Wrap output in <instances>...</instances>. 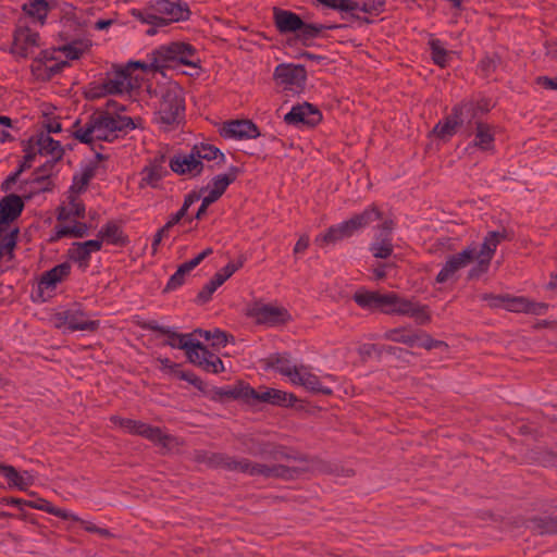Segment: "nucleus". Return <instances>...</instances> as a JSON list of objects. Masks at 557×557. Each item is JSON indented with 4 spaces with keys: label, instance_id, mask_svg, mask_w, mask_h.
Masks as SVG:
<instances>
[{
    "label": "nucleus",
    "instance_id": "1",
    "mask_svg": "<svg viewBox=\"0 0 557 557\" xmlns=\"http://www.w3.org/2000/svg\"><path fill=\"white\" fill-rule=\"evenodd\" d=\"M508 238V233L502 231H490L483 238L482 244H471L460 252L447 258L442 270L436 275V283L443 284L448 281L457 280V272L476 260V264L468 272V278L474 280L486 273L497 249V246Z\"/></svg>",
    "mask_w": 557,
    "mask_h": 557
},
{
    "label": "nucleus",
    "instance_id": "2",
    "mask_svg": "<svg viewBox=\"0 0 557 557\" xmlns=\"http://www.w3.org/2000/svg\"><path fill=\"white\" fill-rule=\"evenodd\" d=\"M352 298L363 309H380L388 314L408 315L421 325L428 324L431 320L426 306L401 298L395 293L358 290Z\"/></svg>",
    "mask_w": 557,
    "mask_h": 557
},
{
    "label": "nucleus",
    "instance_id": "3",
    "mask_svg": "<svg viewBox=\"0 0 557 557\" xmlns=\"http://www.w3.org/2000/svg\"><path fill=\"white\" fill-rule=\"evenodd\" d=\"M128 129H139L138 136L146 137L140 119L113 114L111 111L96 112L82 135H76V139H107L110 135L121 134L126 136Z\"/></svg>",
    "mask_w": 557,
    "mask_h": 557
},
{
    "label": "nucleus",
    "instance_id": "4",
    "mask_svg": "<svg viewBox=\"0 0 557 557\" xmlns=\"http://www.w3.org/2000/svg\"><path fill=\"white\" fill-rule=\"evenodd\" d=\"M207 463L211 467L222 468L228 471L247 473L252 476L293 479L297 473L295 468L284 465L268 466L253 462L247 458H235L222 453H212L207 457Z\"/></svg>",
    "mask_w": 557,
    "mask_h": 557
},
{
    "label": "nucleus",
    "instance_id": "5",
    "mask_svg": "<svg viewBox=\"0 0 557 557\" xmlns=\"http://www.w3.org/2000/svg\"><path fill=\"white\" fill-rule=\"evenodd\" d=\"M380 219H382V212L376 206L372 205L362 212L354 214L349 220L330 226L325 233L315 237L314 243L320 247L335 245L341 240L350 238Z\"/></svg>",
    "mask_w": 557,
    "mask_h": 557
},
{
    "label": "nucleus",
    "instance_id": "6",
    "mask_svg": "<svg viewBox=\"0 0 557 557\" xmlns=\"http://www.w3.org/2000/svg\"><path fill=\"white\" fill-rule=\"evenodd\" d=\"M131 13L141 23L150 25L146 33L152 36L157 33V27L185 18L188 10L178 1L157 0L144 10L133 9Z\"/></svg>",
    "mask_w": 557,
    "mask_h": 557
},
{
    "label": "nucleus",
    "instance_id": "7",
    "mask_svg": "<svg viewBox=\"0 0 557 557\" xmlns=\"http://www.w3.org/2000/svg\"><path fill=\"white\" fill-rule=\"evenodd\" d=\"M135 87V82L127 69L114 67L108 72L101 81L89 84L85 96L89 100L104 98L107 96H116L129 92Z\"/></svg>",
    "mask_w": 557,
    "mask_h": 557
},
{
    "label": "nucleus",
    "instance_id": "8",
    "mask_svg": "<svg viewBox=\"0 0 557 557\" xmlns=\"http://www.w3.org/2000/svg\"><path fill=\"white\" fill-rule=\"evenodd\" d=\"M150 67L161 70L171 66L173 63H182L196 67L199 60L195 58V49L185 42H172L160 47L150 54Z\"/></svg>",
    "mask_w": 557,
    "mask_h": 557
},
{
    "label": "nucleus",
    "instance_id": "9",
    "mask_svg": "<svg viewBox=\"0 0 557 557\" xmlns=\"http://www.w3.org/2000/svg\"><path fill=\"white\" fill-rule=\"evenodd\" d=\"M183 111V90L176 84H170L161 95L159 107L160 121L165 126L178 123Z\"/></svg>",
    "mask_w": 557,
    "mask_h": 557
},
{
    "label": "nucleus",
    "instance_id": "10",
    "mask_svg": "<svg viewBox=\"0 0 557 557\" xmlns=\"http://www.w3.org/2000/svg\"><path fill=\"white\" fill-rule=\"evenodd\" d=\"M61 141H36L39 145L38 152L41 156H50L51 159L47 160L41 166H39L35 173V177L32 183L38 185V190H49L50 172L55 162H58L63 156V149L60 146Z\"/></svg>",
    "mask_w": 557,
    "mask_h": 557
},
{
    "label": "nucleus",
    "instance_id": "11",
    "mask_svg": "<svg viewBox=\"0 0 557 557\" xmlns=\"http://www.w3.org/2000/svg\"><path fill=\"white\" fill-rule=\"evenodd\" d=\"M475 110L472 100L462 101L453 108L451 114L444 122H440L433 132L440 137H453L457 135V129L462 125L463 121L473 116Z\"/></svg>",
    "mask_w": 557,
    "mask_h": 557
},
{
    "label": "nucleus",
    "instance_id": "12",
    "mask_svg": "<svg viewBox=\"0 0 557 557\" xmlns=\"http://www.w3.org/2000/svg\"><path fill=\"white\" fill-rule=\"evenodd\" d=\"M273 79L285 90L298 92L304 89L307 72L302 65L282 63L275 67Z\"/></svg>",
    "mask_w": 557,
    "mask_h": 557
},
{
    "label": "nucleus",
    "instance_id": "13",
    "mask_svg": "<svg viewBox=\"0 0 557 557\" xmlns=\"http://www.w3.org/2000/svg\"><path fill=\"white\" fill-rule=\"evenodd\" d=\"M246 314L258 324L277 325L287 322L290 318L286 309L255 301L249 305Z\"/></svg>",
    "mask_w": 557,
    "mask_h": 557
},
{
    "label": "nucleus",
    "instance_id": "14",
    "mask_svg": "<svg viewBox=\"0 0 557 557\" xmlns=\"http://www.w3.org/2000/svg\"><path fill=\"white\" fill-rule=\"evenodd\" d=\"M39 48L38 34L29 27L18 26L14 34L11 52L16 58H28L35 55Z\"/></svg>",
    "mask_w": 557,
    "mask_h": 557
},
{
    "label": "nucleus",
    "instance_id": "15",
    "mask_svg": "<svg viewBox=\"0 0 557 557\" xmlns=\"http://www.w3.org/2000/svg\"><path fill=\"white\" fill-rule=\"evenodd\" d=\"M71 264L69 262L60 263L49 271L41 274L37 286V298L40 301H46L51 297L58 283L62 282L70 275Z\"/></svg>",
    "mask_w": 557,
    "mask_h": 557
},
{
    "label": "nucleus",
    "instance_id": "16",
    "mask_svg": "<svg viewBox=\"0 0 557 557\" xmlns=\"http://www.w3.org/2000/svg\"><path fill=\"white\" fill-rule=\"evenodd\" d=\"M252 393H248L247 404L257 405L260 403L271 404L275 406H292L296 400V396L275 388H262L257 391L250 386Z\"/></svg>",
    "mask_w": 557,
    "mask_h": 557
},
{
    "label": "nucleus",
    "instance_id": "17",
    "mask_svg": "<svg viewBox=\"0 0 557 557\" xmlns=\"http://www.w3.org/2000/svg\"><path fill=\"white\" fill-rule=\"evenodd\" d=\"M223 138L235 137L238 139H256L261 136L259 128L251 120H233L223 123L219 128Z\"/></svg>",
    "mask_w": 557,
    "mask_h": 557
},
{
    "label": "nucleus",
    "instance_id": "18",
    "mask_svg": "<svg viewBox=\"0 0 557 557\" xmlns=\"http://www.w3.org/2000/svg\"><path fill=\"white\" fill-rule=\"evenodd\" d=\"M287 124L314 126L321 121V113L311 104L305 102L293 109L284 117Z\"/></svg>",
    "mask_w": 557,
    "mask_h": 557
},
{
    "label": "nucleus",
    "instance_id": "19",
    "mask_svg": "<svg viewBox=\"0 0 557 557\" xmlns=\"http://www.w3.org/2000/svg\"><path fill=\"white\" fill-rule=\"evenodd\" d=\"M171 170L178 175L196 177L203 171V163L190 151L186 154H178L170 160Z\"/></svg>",
    "mask_w": 557,
    "mask_h": 557
},
{
    "label": "nucleus",
    "instance_id": "20",
    "mask_svg": "<svg viewBox=\"0 0 557 557\" xmlns=\"http://www.w3.org/2000/svg\"><path fill=\"white\" fill-rule=\"evenodd\" d=\"M188 360L195 366L212 373H220L224 371L222 360L202 344V348H195L194 351L188 354Z\"/></svg>",
    "mask_w": 557,
    "mask_h": 557
},
{
    "label": "nucleus",
    "instance_id": "21",
    "mask_svg": "<svg viewBox=\"0 0 557 557\" xmlns=\"http://www.w3.org/2000/svg\"><path fill=\"white\" fill-rule=\"evenodd\" d=\"M58 319L66 324L71 331H95L99 326L98 321H91L85 318V313L79 309H70L58 313Z\"/></svg>",
    "mask_w": 557,
    "mask_h": 557
},
{
    "label": "nucleus",
    "instance_id": "22",
    "mask_svg": "<svg viewBox=\"0 0 557 557\" xmlns=\"http://www.w3.org/2000/svg\"><path fill=\"white\" fill-rule=\"evenodd\" d=\"M24 209L22 198L10 194L0 200V226L4 227L16 220Z\"/></svg>",
    "mask_w": 557,
    "mask_h": 557
},
{
    "label": "nucleus",
    "instance_id": "23",
    "mask_svg": "<svg viewBox=\"0 0 557 557\" xmlns=\"http://www.w3.org/2000/svg\"><path fill=\"white\" fill-rule=\"evenodd\" d=\"M265 369H275L282 375L287 376L293 383L300 367L293 364L288 354H272L262 359Z\"/></svg>",
    "mask_w": 557,
    "mask_h": 557
},
{
    "label": "nucleus",
    "instance_id": "24",
    "mask_svg": "<svg viewBox=\"0 0 557 557\" xmlns=\"http://www.w3.org/2000/svg\"><path fill=\"white\" fill-rule=\"evenodd\" d=\"M294 384L304 386L307 391L314 394L331 395L332 388L324 385L319 376L309 372L305 367H300L296 377L293 381Z\"/></svg>",
    "mask_w": 557,
    "mask_h": 557
},
{
    "label": "nucleus",
    "instance_id": "25",
    "mask_svg": "<svg viewBox=\"0 0 557 557\" xmlns=\"http://www.w3.org/2000/svg\"><path fill=\"white\" fill-rule=\"evenodd\" d=\"M163 335L168 337L164 345L185 350L187 357L189 352L195 350V348H202V343L191 341L190 337L193 334H181L175 332L172 327H169L164 330Z\"/></svg>",
    "mask_w": 557,
    "mask_h": 557
},
{
    "label": "nucleus",
    "instance_id": "26",
    "mask_svg": "<svg viewBox=\"0 0 557 557\" xmlns=\"http://www.w3.org/2000/svg\"><path fill=\"white\" fill-rule=\"evenodd\" d=\"M248 393H252L250 391V385L240 381L233 386L215 387L213 389L212 399H243L244 401L247 403Z\"/></svg>",
    "mask_w": 557,
    "mask_h": 557
},
{
    "label": "nucleus",
    "instance_id": "27",
    "mask_svg": "<svg viewBox=\"0 0 557 557\" xmlns=\"http://www.w3.org/2000/svg\"><path fill=\"white\" fill-rule=\"evenodd\" d=\"M274 23L281 33H294L301 27V18L290 12L274 8Z\"/></svg>",
    "mask_w": 557,
    "mask_h": 557
},
{
    "label": "nucleus",
    "instance_id": "28",
    "mask_svg": "<svg viewBox=\"0 0 557 557\" xmlns=\"http://www.w3.org/2000/svg\"><path fill=\"white\" fill-rule=\"evenodd\" d=\"M240 170L237 166H231L225 174H219L211 180L212 188L209 193L215 195L219 199L226 188L237 178Z\"/></svg>",
    "mask_w": 557,
    "mask_h": 557
},
{
    "label": "nucleus",
    "instance_id": "29",
    "mask_svg": "<svg viewBox=\"0 0 557 557\" xmlns=\"http://www.w3.org/2000/svg\"><path fill=\"white\" fill-rule=\"evenodd\" d=\"M96 161L89 162L83 170L82 174L74 176V184L72 189H76L77 191H82L88 185L89 181L96 175L97 169L99 168V162L106 160L107 157L97 153Z\"/></svg>",
    "mask_w": 557,
    "mask_h": 557
},
{
    "label": "nucleus",
    "instance_id": "30",
    "mask_svg": "<svg viewBox=\"0 0 557 557\" xmlns=\"http://www.w3.org/2000/svg\"><path fill=\"white\" fill-rule=\"evenodd\" d=\"M528 523V527L537 534L557 535V516L534 517Z\"/></svg>",
    "mask_w": 557,
    "mask_h": 557
},
{
    "label": "nucleus",
    "instance_id": "31",
    "mask_svg": "<svg viewBox=\"0 0 557 557\" xmlns=\"http://www.w3.org/2000/svg\"><path fill=\"white\" fill-rule=\"evenodd\" d=\"M191 151L201 162L202 160H214L216 165H221L225 162V156L219 148L202 141L200 145H195Z\"/></svg>",
    "mask_w": 557,
    "mask_h": 557
},
{
    "label": "nucleus",
    "instance_id": "32",
    "mask_svg": "<svg viewBox=\"0 0 557 557\" xmlns=\"http://www.w3.org/2000/svg\"><path fill=\"white\" fill-rule=\"evenodd\" d=\"M48 10L49 7L47 0H28L23 4V11L25 14L40 24L44 23Z\"/></svg>",
    "mask_w": 557,
    "mask_h": 557
},
{
    "label": "nucleus",
    "instance_id": "33",
    "mask_svg": "<svg viewBox=\"0 0 557 557\" xmlns=\"http://www.w3.org/2000/svg\"><path fill=\"white\" fill-rule=\"evenodd\" d=\"M370 250L375 258L386 259L393 252V245L391 237H387V234H383V232H379L375 236L374 242L370 246Z\"/></svg>",
    "mask_w": 557,
    "mask_h": 557
},
{
    "label": "nucleus",
    "instance_id": "34",
    "mask_svg": "<svg viewBox=\"0 0 557 557\" xmlns=\"http://www.w3.org/2000/svg\"><path fill=\"white\" fill-rule=\"evenodd\" d=\"M416 334L417 332H413L408 327H397L385 332L384 338L408 345L409 347H414Z\"/></svg>",
    "mask_w": 557,
    "mask_h": 557
},
{
    "label": "nucleus",
    "instance_id": "35",
    "mask_svg": "<svg viewBox=\"0 0 557 557\" xmlns=\"http://www.w3.org/2000/svg\"><path fill=\"white\" fill-rule=\"evenodd\" d=\"M98 236L110 244L113 245H124L126 243L125 237L123 236V232L121 227L115 222H109L101 228Z\"/></svg>",
    "mask_w": 557,
    "mask_h": 557
},
{
    "label": "nucleus",
    "instance_id": "36",
    "mask_svg": "<svg viewBox=\"0 0 557 557\" xmlns=\"http://www.w3.org/2000/svg\"><path fill=\"white\" fill-rule=\"evenodd\" d=\"M430 47L433 62L441 67H445L448 64L453 52L446 50L442 42L437 39H432L430 41Z\"/></svg>",
    "mask_w": 557,
    "mask_h": 557
},
{
    "label": "nucleus",
    "instance_id": "37",
    "mask_svg": "<svg viewBox=\"0 0 557 557\" xmlns=\"http://www.w3.org/2000/svg\"><path fill=\"white\" fill-rule=\"evenodd\" d=\"M164 169L158 160H154L149 166L144 169L145 176L143 182L151 187H157L158 183L163 177Z\"/></svg>",
    "mask_w": 557,
    "mask_h": 557
},
{
    "label": "nucleus",
    "instance_id": "38",
    "mask_svg": "<svg viewBox=\"0 0 557 557\" xmlns=\"http://www.w3.org/2000/svg\"><path fill=\"white\" fill-rule=\"evenodd\" d=\"M88 235V226L86 223L76 222L73 226H60L57 231V237H75L83 238Z\"/></svg>",
    "mask_w": 557,
    "mask_h": 557
},
{
    "label": "nucleus",
    "instance_id": "39",
    "mask_svg": "<svg viewBox=\"0 0 557 557\" xmlns=\"http://www.w3.org/2000/svg\"><path fill=\"white\" fill-rule=\"evenodd\" d=\"M463 144H466L465 147L457 145L456 151L459 156L463 152L474 154L478 152H490L494 149L493 141H463Z\"/></svg>",
    "mask_w": 557,
    "mask_h": 557
},
{
    "label": "nucleus",
    "instance_id": "40",
    "mask_svg": "<svg viewBox=\"0 0 557 557\" xmlns=\"http://www.w3.org/2000/svg\"><path fill=\"white\" fill-rule=\"evenodd\" d=\"M139 435L152 441L162 444L163 446H168L171 437L164 435L159 428L151 426L149 424H144L141 431H139Z\"/></svg>",
    "mask_w": 557,
    "mask_h": 557
},
{
    "label": "nucleus",
    "instance_id": "41",
    "mask_svg": "<svg viewBox=\"0 0 557 557\" xmlns=\"http://www.w3.org/2000/svg\"><path fill=\"white\" fill-rule=\"evenodd\" d=\"M422 347L426 350L435 349V348H447L446 343L442 341H437L432 338L429 334L425 332H417L416 334V341H414V347Z\"/></svg>",
    "mask_w": 557,
    "mask_h": 557
},
{
    "label": "nucleus",
    "instance_id": "42",
    "mask_svg": "<svg viewBox=\"0 0 557 557\" xmlns=\"http://www.w3.org/2000/svg\"><path fill=\"white\" fill-rule=\"evenodd\" d=\"M18 127L8 116H0V139H13L21 136Z\"/></svg>",
    "mask_w": 557,
    "mask_h": 557
},
{
    "label": "nucleus",
    "instance_id": "43",
    "mask_svg": "<svg viewBox=\"0 0 557 557\" xmlns=\"http://www.w3.org/2000/svg\"><path fill=\"white\" fill-rule=\"evenodd\" d=\"M194 333L199 334L206 341H212V346H224L228 341V335L225 332L218 329L214 330L213 332L197 329L195 330Z\"/></svg>",
    "mask_w": 557,
    "mask_h": 557
},
{
    "label": "nucleus",
    "instance_id": "44",
    "mask_svg": "<svg viewBox=\"0 0 557 557\" xmlns=\"http://www.w3.org/2000/svg\"><path fill=\"white\" fill-rule=\"evenodd\" d=\"M34 483V476L28 472L24 471L18 473L15 470V476H10L9 485L17 487L21 491H26Z\"/></svg>",
    "mask_w": 557,
    "mask_h": 557
},
{
    "label": "nucleus",
    "instance_id": "45",
    "mask_svg": "<svg viewBox=\"0 0 557 557\" xmlns=\"http://www.w3.org/2000/svg\"><path fill=\"white\" fill-rule=\"evenodd\" d=\"M244 444L249 454L260 456L262 458H267L271 445V443L259 442L252 437L246 440Z\"/></svg>",
    "mask_w": 557,
    "mask_h": 557
},
{
    "label": "nucleus",
    "instance_id": "46",
    "mask_svg": "<svg viewBox=\"0 0 557 557\" xmlns=\"http://www.w3.org/2000/svg\"><path fill=\"white\" fill-rule=\"evenodd\" d=\"M325 27L321 24H306L301 21V27L297 29L301 40L307 41L317 37Z\"/></svg>",
    "mask_w": 557,
    "mask_h": 557
},
{
    "label": "nucleus",
    "instance_id": "47",
    "mask_svg": "<svg viewBox=\"0 0 557 557\" xmlns=\"http://www.w3.org/2000/svg\"><path fill=\"white\" fill-rule=\"evenodd\" d=\"M188 274L187 270H185L182 264L177 268L176 272L170 277L168 284L165 285L163 293H169L181 287L185 282V276Z\"/></svg>",
    "mask_w": 557,
    "mask_h": 557
},
{
    "label": "nucleus",
    "instance_id": "48",
    "mask_svg": "<svg viewBox=\"0 0 557 557\" xmlns=\"http://www.w3.org/2000/svg\"><path fill=\"white\" fill-rule=\"evenodd\" d=\"M528 298L516 297L507 294L505 309L511 312H525Z\"/></svg>",
    "mask_w": 557,
    "mask_h": 557
},
{
    "label": "nucleus",
    "instance_id": "49",
    "mask_svg": "<svg viewBox=\"0 0 557 557\" xmlns=\"http://www.w3.org/2000/svg\"><path fill=\"white\" fill-rule=\"evenodd\" d=\"M69 255L72 260L77 261L79 263H87V261L90 258V253L83 246L82 243H74L72 245V248H70L69 250Z\"/></svg>",
    "mask_w": 557,
    "mask_h": 557
},
{
    "label": "nucleus",
    "instance_id": "50",
    "mask_svg": "<svg viewBox=\"0 0 557 557\" xmlns=\"http://www.w3.org/2000/svg\"><path fill=\"white\" fill-rule=\"evenodd\" d=\"M265 459L283 461L296 458L288 454L283 446L271 444Z\"/></svg>",
    "mask_w": 557,
    "mask_h": 557
},
{
    "label": "nucleus",
    "instance_id": "51",
    "mask_svg": "<svg viewBox=\"0 0 557 557\" xmlns=\"http://www.w3.org/2000/svg\"><path fill=\"white\" fill-rule=\"evenodd\" d=\"M41 128L47 132V137L44 138L42 133L38 139H50L51 134L60 133L62 129L61 123L57 119L45 117L41 122Z\"/></svg>",
    "mask_w": 557,
    "mask_h": 557
},
{
    "label": "nucleus",
    "instance_id": "52",
    "mask_svg": "<svg viewBox=\"0 0 557 557\" xmlns=\"http://www.w3.org/2000/svg\"><path fill=\"white\" fill-rule=\"evenodd\" d=\"M385 5V0H361L360 10L371 13L379 14Z\"/></svg>",
    "mask_w": 557,
    "mask_h": 557
},
{
    "label": "nucleus",
    "instance_id": "53",
    "mask_svg": "<svg viewBox=\"0 0 557 557\" xmlns=\"http://www.w3.org/2000/svg\"><path fill=\"white\" fill-rule=\"evenodd\" d=\"M176 376L181 380L187 381L188 383L194 385L199 391H205V387H206L205 382L199 376L194 374L193 372L180 370V372Z\"/></svg>",
    "mask_w": 557,
    "mask_h": 557
},
{
    "label": "nucleus",
    "instance_id": "54",
    "mask_svg": "<svg viewBox=\"0 0 557 557\" xmlns=\"http://www.w3.org/2000/svg\"><path fill=\"white\" fill-rule=\"evenodd\" d=\"M119 424L121 428H123L127 432H129L132 434L139 435V431H141L145 423L141 421L133 420V419H122L121 418V419H119Z\"/></svg>",
    "mask_w": 557,
    "mask_h": 557
},
{
    "label": "nucleus",
    "instance_id": "55",
    "mask_svg": "<svg viewBox=\"0 0 557 557\" xmlns=\"http://www.w3.org/2000/svg\"><path fill=\"white\" fill-rule=\"evenodd\" d=\"M499 129L495 127H491L486 124H478L476 126V137L480 139H492L495 136H499Z\"/></svg>",
    "mask_w": 557,
    "mask_h": 557
},
{
    "label": "nucleus",
    "instance_id": "56",
    "mask_svg": "<svg viewBox=\"0 0 557 557\" xmlns=\"http://www.w3.org/2000/svg\"><path fill=\"white\" fill-rule=\"evenodd\" d=\"M499 59L496 55L485 57L480 64L481 71L488 76L497 69Z\"/></svg>",
    "mask_w": 557,
    "mask_h": 557
},
{
    "label": "nucleus",
    "instance_id": "57",
    "mask_svg": "<svg viewBox=\"0 0 557 557\" xmlns=\"http://www.w3.org/2000/svg\"><path fill=\"white\" fill-rule=\"evenodd\" d=\"M216 289H218V287H215V285H214L211 281H209V282H208V283L202 287V289L198 293V295H197V301H198L199 304H206V302H208V301L211 299V297H212L213 293H214Z\"/></svg>",
    "mask_w": 557,
    "mask_h": 557
},
{
    "label": "nucleus",
    "instance_id": "58",
    "mask_svg": "<svg viewBox=\"0 0 557 557\" xmlns=\"http://www.w3.org/2000/svg\"><path fill=\"white\" fill-rule=\"evenodd\" d=\"M18 235V228L11 230L9 235L4 237L3 242L0 244L3 247L4 251L8 253H12L13 249L16 246V238Z\"/></svg>",
    "mask_w": 557,
    "mask_h": 557
},
{
    "label": "nucleus",
    "instance_id": "59",
    "mask_svg": "<svg viewBox=\"0 0 557 557\" xmlns=\"http://www.w3.org/2000/svg\"><path fill=\"white\" fill-rule=\"evenodd\" d=\"M483 300L488 302L491 308H505L507 294L505 295H493V294H484Z\"/></svg>",
    "mask_w": 557,
    "mask_h": 557
},
{
    "label": "nucleus",
    "instance_id": "60",
    "mask_svg": "<svg viewBox=\"0 0 557 557\" xmlns=\"http://www.w3.org/2000/svg\"><path fill=\"white\" fill-rule=\"evenodd\" d=\"M548 309V305L545 302H535L528 299V306L525 308V313H531L535 315L545 314Z\"/></svg>",
    "mask_w": 557,
    "mask_h": 557
},
{
    "label": "nucleus",
    "instance_id": "61",
    "mask_svg": "<svg viewBox=\"0 0 557 557\" xmlns=\"http://www.w3.org/2000/svg\"><path fill=\"white\" fill-rule=\"evenodd\" d=\"M245 258L240 257L237 262H228L220 270L224 278H230L238 269L244 265Z\"/></svg>",
    "mask_w": 557,
    "mask_h": 557
},
{
    "label": "nucleus",
    "instance_id": "62",
    "mask_svg": "<svg viewBox=\"0 0 557 557\" xmlns=\"http://www.w3.org/2000/svg\"><path fill=\"white\" fill-rule=\"evenodd\" d=\"M218 200V198L215 197V195H212L211 193H209L206 197H203L202 199V202L196 213V219L197 220H200L207 212V209L210 205H212L213 202H215Z\"/></svg>",
    "mask_w": 557,
    "mask_h": 557
},
{
    "label": "nucleus",
    "instance_id": "63",
    "mask_svg": "<svg viewBox=\"0 0 557 557\" xmlns=\"http://www.w3.org/2000/svg\"><path fill=\"white\" fill-rule=\"evenodd\" d=\"M28 145L24 148V160L27 161L28 164L32 165L35 157L38 152L39 145L36 144V141H27Z\"/></svg>",
    "mask_w": 557,
    "mask_h": 557
},
{
    "label": "nucleus",
    "instance_id": "64",
    "mask_svg": "<svg viewBox=\"0 0 557 557\" xmlns=\"http://www.w3.org/2000/svg\"><path fill=\"white\" fill-rule=\"evenodd\" d=\"M69 209L72 212L73 216L84 218L85 216V206L81 201L72 198L69 203Z\"/></svg>",
    "mask_w": 557,
    "mask_h": 557
}]
</instances>
